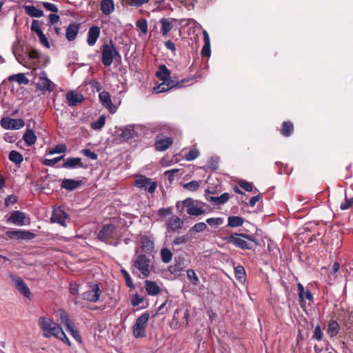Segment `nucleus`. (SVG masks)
<instances>
[{
    "label": "nucleus",
    "mask_w": 353,
    "mask_h": 353,
    "mask_svg": "<svg viewBox=\"0 0 353 353\" xmlns=\"http://www.w3.org/2000/svg\"><path fill=\"white\" fill-rule=\"evenodd\" d=\"M114 59L121 61V56L114 46L112 41L110 40L109 43H104L102 46L101 62L105 67H109L112 65Z\"/></svg>",
    "instance_id": "f257e3e1"
},
{
    "label": "nucleus",
    "mask_w": 353,
    "mask_h": 353,
    "mask_svg": "<svg viewBox=\"0 0 353 353\" xmlns=\"http://www.w3.org/2000/svg\"><path fill=\"white\" fill-rule=\"evenodd\" d=\"M38 324L43 332V336L46 338H50L51 336L56 338L59 331L62 329L61 327L52 319L44 316L39 318Z\"/></svg>",
    "instance_id": "f03ea898"
},
{
    "label": "nucleus",
    "mask_w": 353,
    "mask_h": 353,
    "mask_svg": "<svg viewBox=\"0 0 353 353\" xmlns=\"http://www.w3.org/2000/svg\"><path fill=\"white\" fill-rule=\"evenodd\" d=\"M183 207L187 208V213L192 216H199L205 212V203L194 200L192 198H187L181 202Z\"/></svg>",
    "instance_id": "7ed1b4c3"
},
{
    "label": "nucleus",
    "mask_w": 353,
    "mask_h": 353,
    "mask_svg": "<svg viewBox=\"0 0 353 353\" xmlns=\"http://www.w3.org/2000/svg\"><path fill=\"white\" fill-rule=\"evenodd\" d=\"M149 318V314L145 312L137 319L132 326V333L135 338H143L145 336V328Z\"/></svg>",
    "instance_id": "20e7f679"
},
{
    "label": "nucleus",
    "mask_w": 353,
    "mask_h": 353,
    "mask_svg": "<svg viewBox=\"0 0 353 353\" xmlns=\"http://www.w3.org/2000/svg\"><path fill=\"white\" fill-rule=\"evenodd\" d=\"M101 290L97 283H89L86 291L81 294V298L85 301L96 303L99 300Z\"/></svg>",
    "instance_id": "39448f33"
},
{
    "label": "nucleus",
    "mask_w": 353,
    "mask_h": 353,
    "mask_svg": "<svg viewBox=\"0 0 353 353\" xmlns=\"http://www.w3.org/2000/svg\"><path fill=\"white\" fill-rule=\"evenodd\" d=\"M134 266L145 277L150 274L152 270L150 260L144 254H140L136 258Z\"/></svg>",
    "instance_id": "423d86ee"
},
{
    "label": "nucleus",
    "mask_w": 353,
    "mask_h": 353,
    "mask_svg": "<svg viewBox=\"0 0 353 353\" xmlns=\"http://www.w3.org/2000/svg\"><path fill=\"white\" fill-rule=\"evenodd\" d=\"M134 185L138 188L148 190V192L152 194L157 189V183L152 181L150 178L144 175H137L135 178Z\"/></svg>",
    "instance_id": "0eeeda50"
},
{
    "label": "nucleus",
    "mask_w": 353,
    "mask_h": 353,
    "mask_svg": "<svg viewBox=\"0 0 353 353\" xmlns=\"http://www.w3.org/2000/svg\"><path fill=\"white\" fill-rule=\"evenodd\" d=\"M243 233H233L225 237L224 239L229 243L232 244L236 248L241 250H250L252 246L243 238Z\"/></svg>",
    "instance_id": "6e6552de"
},
{
    "label": "nucleus",
    "mask_w": 353,
    "mask_h": 353,
    "mask_svg": "<svg viewBox=\"0 0 353 353\" xmlns=\"http://www.w3.org/2000/svg\"><path fill=\"white\" fill-rule=\"evenodd\" d=\"M116 226L112 223L105 224L99 230L97 239L103 242H109L114 238Z\"/></svg>",
    "instance_id": "1a4fd4ad"
},
{
    "label": "nucleus",
    "mask_w": 353,
    "mask_h": 353,
    "mask_svg": "<svg viewBox=\"0 0 353 353\" xmlns=\"http://www.w3.org/2000/svg\"><path fill=\"white\" fill-rule=\"evenodd\" d=\"M1 125L6 130H19L24 126V121L21 119L3 117L0 121Z\"/></svg>",
    "instance_id": "9d476101"
},
{
    "label": "nucleus",
    "mask_w": 353,
    "mask_h": 353,
    "mask_svg": "<svg viewBox=\"0 0 353 353\" xmlns=\"http://www.w3.org/2000/svg\"><path fill=\"white\" fill-rule=\"evenodd\" d=\"M69 219L68 214L63 210L62 208L58 207L54 208L50 221L52 223H57L63 227L67 226L66 219Z\"/></svg>",
    "instance_id": "9b49d317"
},
{
    "label": "nucleus",
    "mask_w": 353,
    "mask_h": 353,
    "mask_svg": "<svg viewBox=\"0 0 353 353\" xmlns=\"http://www.w3.org/2000/svg\"><path fill=\"white\" fill-rule=\"evenodd\" d=\"M6 236L10 239H26L30 240L35 237V234L22 230H8L6 232Z\"/></svg>",
    "instance_id": "f8f14e48"
},
{
    "label": "nucleus",
    "mask_w": 353,
    "mask_h": 353,
    "mask_svg": "<svg viewBox=\"0 0 353 353\" xmlns=\"http://www.w3.org/2000/svg\"><path fill=\"white\" fill-rule=\"evenodd\" d=\"M39 88L41 90L53 91L55 88V84L51 81L47 76L45 71H41L39 75Z\"/></svg>",
    "instance_id": "ddd939ff"
},
{
    "label": "nucleus",
    "mask_w": 353,
    "mask_h": 353,
    "mask_svg": "<svg viewBox=\"0 0 353 353\" xmlns=\"http://www.w3.org/2000/svg\"><path fill=\"white\" fill-rule=\"evenodd\" d=\"M99 100L105 108L108 110V111L113 114L116 112L117 108L112 103L111 97L108 92L103 91L99 94Z\"/></svg>",
    "instance_id": "4468645a"
},
{
    "label": "nucleus",
    "mask_w": 353,
    "mask_h": 353,
    "mask_svg": "<svg viewBox=\"0 0 353 353\" xmlns=\"http://www.w3.org/2000/svg\"><path fill=\"white\" fill-rule=\"evenodd\" d=\"M26 214L21 211H13L8 218L7 221L15 225L22 226L25 225Z\"/></svg>",
    "instance_id": "2eb2a0df"
},
{
    "label": "nucleus",
    "mask_w": 353,
    "mask_h": 353,
    "mask_svg": "<svg viewBox=\"0 0 353 353\" xmlns=\"http://www.w3.org/2000/svg\"><path fill=\"white\" fill-rule=\"evenodd\" d=\"M65 98L69 106H76L84 100L83 94L76 92L75 91L68 92Z\"/></svg>",
    "instance_id": "dca6fc26"
},
{
    "label": "nucleus",
    "mask_w": 353,
    "mask_h": 353,
    "mask_svg": "<svg viewBox=\"0 0 353 353\" xmlns=\"http://www.w3.org/2000/svg\"><path fill=\"white\" fill-rule=\"evenodd\" d=\"M100 33V28L97 26H92L89 28L87 38V43L88 46H93L95 45L99 37Z\"/></svg>",
    "instance_id": "f3484780"
},
{
    "label": "nucleus",
    "mask_w": 353,
    "mask_h": 353,
    "mask_svg": "<svg viewBox=\"0 0 353 353\" xmlns=\"http://www.w3.org/2000/svg\"><path fill=\"white\" fill-rule=\"evenodd\" d=\"M168 230L172 232H176L183 228V221L176 216H173L168 220Z\"/></svg>",
    "instance_id": "a211bd4d"
},
{
    "label": "nucleus",
    "mask_w": 353,
    "mask_h": 353,
    "mask_svg": "<svg viewBox=\"0 0 353 353\" xmlns=\"http://www.w3.org/2000/svg\"><path fill=\"white\" fill-rule=\"evenodd\" d=\"M141 249L143 252L151 254L154 250V241L148 236H143L141 238Z\"/></svg>",
    "instance_id": "6ab92c4d"
},
{
    "label": "nucleus",
    "mask_w": 353,
    "mask_h": 353,
    "mask_svg": "<svg viewBox=\"0 0 353 353\" xmlns=\"http://www.w3.org/2000/svg\"><path fill=\"white\" fill-rule=\"evenodd\" d=\"M80 25L77 23H70L66 28L65 37L66 39L70 41H74L79 30Z\"/></svg>",
    "instance_id": "aec40b11"
},
{
    "label": "nucleus",
    "mask_w": 353,
    "mask_h": 353,
    "mask_svg": "<svg viewBox=\"0 0 353 353\" xmlns=\"http://www.w3.org/2000/svg\"><path fill=\"white\" fill-rule=\"evenodd\" d=\"M64 168L73 169L76 168H83L81 159L79 157H69L65 159L62 165Z\"/></svg>",
    "instance_id": "412c9836"
},
{
    "label": "nucleus",
    "mask_w": 353,
    "mask_h": 353,
    "mask_svg": "<svg viewBox=\"0 0 353 353\" xmlns=\"http://www.w3.org/2000/svg\"><path fill=\"white\" fill-rule=\"evenodd\" d=\"M14 282L18 291L25 297L29 298L31 293L30 289L23 280L21 277H17L14 279Z\"/></svg>",
    "instance_id": "4be33fe9"
},
{
    "label": "nucleus",
    "mask_w": 353,
    "mask_h": 353,
    "mask_svg": "<svg viewBox=\"0 0 353 353\" xmlns=\"http://www.w3.org/2000/svg\"><path fill=\"white\" fill-rule=\"evenodd\" d=\"M174 21L175 19L167 18H162L160 19L159 22L161 25V32L163 37H166L168 33L172 29L173 21Z\"/></svg>",
    "instance_id": "5701e85b"
},
{
    "label": "nucleus",
    "mask_w": 353,
    "mask_h": 353,
    "mask_svg": "<svg viewBox=\"0 0 353 353\" xmlns=\"http://www.w3.org/2000/svg\"><path fill=\"white\" fill-rule=\"evenodd\" d=\"M145 288L148 294L150 296H156L161 292L160 287L154 281H145Z\"/></svg>",
    "instance_id": "b1692460"
},
{
    "label": "nucleus",
    "mask_w": 353,
    "mask_h": 353,
    "mask_svg": "<svg viewBox=\"0 0 353 353\" xmlns=\"http://www.w3.org/2000/svg\"><path fill=\"white\" fill-rule=\"evenodd\" d=\"M173 143L171 137L158 139L155 143L156 150L158 151H164L168 149Z\"/></svg>",
    "instance_id": "393cba45"
},
{
    "label": "nucleus",
    "mask_w": 353,
    "mask_h": 353,
    "mask_svg": "<svg viewBox=\"0 0 353 353\" xmlns=\"http://www.w3.org/2000/svg\"><path fill=\"white\" fill-rule=\"evenodd\" d=\"M100 6L101 12L105 15L110 14L114 10V3L112 0H102Z\"/></svg>",
    "instance_id": "a878e982"
},
{
    "label": "nucleus",
    "mask_w": 353,
    "mask_h": 353,
    "mask_svg": "<svg viewBox=\"0 0 353 353\" xmlns=\"http://www.w3.org/2000/svg\"><path fill=\"white\" fill-rule=\"evenodd\" d=\"M156 76L162 81H168L170 80V71L165 65H161L159 70L156 72Z\"/></svg>",
    "instance_id": "bb28decb"
},
{
    "label": "nucleus",
    "mask_w": 353,
    "mask_h": 353,
    "mask_svg": "<svg viewBox=\"0 0 353 353\" xmlns=\"http://www.w3.org/2000/svg\"><path fill=\"white\" fill-rule=\"evenodd\" d=\"M204 45L201 50V55L203 57H210V41L208 33L206 30L203 31Z\"/></svg>",
    "instance_id": "cd10ccee"
},
{
    "label": "nucleus",
    "mask_w": 353,
    "mask_h": 353,
    "mask_svg": "<svg viewBox=\"0 0 353 353\" xmlns=\"http://www.w3.org/2000/svg\"><path fill=\"white\" fill-rule=\"evenodd\" d=\"M58 319L60 323L65 325L66 328L69 327L72 325V323L68 314V313L63 309H59L57 310Z\"/></svg>",
    "instance_id": "c85d7f7f"
},
{
    "label": "nucleus",
    "mask_w": 353,
    "mask_h": 353,
    "mask_svg": "<svg viewBox=\"0 0 353 353\" xmlns=\"http://www.w3.org/2000/svg\"><path fill=\"white\" fill-rule=\"evenodd\" d=\"M340 326L336 321L332 320L329 322L327 325V334L331 337L336 336L339 332Z\"/></svg>",
    "instance_id": "c756f323"
},
{
    "label": "nucleus",
    "mask_w": 353,
    "mask_h": 353,
    "mask_svg": "<svg viewBox=\"0 0 353 353\" xmlns=\"http://www.w3.org/2000/svg\"><path fill=\"white\" fill-rule=\"evenodd\" d=\"M23 139L28 146L32 145L37 141V136L32 130L28 129L23 134Z\"/></svg>",
    "instance_id": "7c9ffc66"
},
{
    "label": "nucleus",
    "mask_w": 353,
    "mask_h": 353,
    "mask_svg": "<svg viewBox=\"0 0 353 353\" xmlns=\"http://www.w3.org/2000/svg\"><path fill=\"white\" fill-rule=\"evenodd\" d=\"M175 86L173 81H163L157 87L154 88L156 93H162Z\"/></svg>",
    "instance_id": "2f4dec72"
},
{
    "label": "nucleus",
    "mask_w": 353,
    "mask_h": 353,
    "mask_svg": "<svg viewBox=\"0 0 353 353\" xmlns=\"http://www.w3.org/2000/svg\"><path fill=\"white\" fill-rule=\"evenodd\" d=\"M81 184V181L74 179H65L63 180L61 187L68 190H73L77 188Z\"/></svg>",
    "instance_id": "473e14b6"
},
{
    "label": "nucleus",
    "mask_w": 353,
    "mask_h": 353,
    "mask_svg": "<svg viewBox=\"0 0 353 353\" xmlns=\"http://www.w3.org/2000/svg\"><path fill=\"white\" fill-rule=\"evenodd\" d=\"M244 219L239 216H230L228 219V225L230 228H237L243 225Z\"/></svg>",
    "instance_id": "72a5a7b5"
},
{
    "label": "nucleus",
    "mask_w": 353,
    "mask_h": 353,
    "mask_svg": "<svg viewBox=\"0 0 353 353\" xmlns=\"http://www.w3.org/2000/svg\"><path fill=\"white\" fill-rule=\"evenodd\" d=\"M26 12L32 17H41L43 14V10L34 6H28L25 8Z\"/></svg>",
    "instance_id": "f704fd0d"
},
{
    "label": "nucleus",
    "mask_w": 353,
    "mask_h": 353,
    "mask_svg": "<svg viewBox=\"0 0 353 353\" xmlns=\"http://www.w3.org/2000/svg\"><path fill=\"white\" fill-rule=\"evenodd\" d=\"M230 199V194L227 192L223 193L219 196H210V201L218 205L225 203Z\"/></svg>",
    "instance_id": "c9c22d12"
},
{
    "label": "nucleus",
    "mask_w": 353,
    "mask_h": 353,
    "mask_svg": "<svg viewBox=\"0 0 353 353\" xmlns=\"http://www.w3.org/2000/svg\"><path fill=\"white\" fill-rule=\"evenodd\" d=\"M8 79L10 81H17L19 84L27 85L29 83L28 79L25 76L23 73H19L10 76Z\"/></svg>",
    "instance_id": "e433bc0d"
},
{
    "label": "nucleus",
    "mask_w": 353,
    "mask_h": 353,
    "mask_svg": "<svg viewBox=\"0 0 353 353\" xmlns=\"http://www.w3.org/2000/svg\"><path fill=\"white\" fill-rule=\"evenodd\" d=\"M299 296L303 301L304 299H306L309 301H312L313 296L312 294L308 291H305L304 287L302 284L299 283L297 285Z\"/></svg>",
    "instance_id": "4c0bfd02"
},
{
    "label": "nucleus",
    "mask_w": 353,
    "mask_h": 353,
    "mask_svg": "<svg viewBox=\"0 0 353 353\" xmlns=\"http://www.w3.org/2000/svg\"><path fill=\"white\" fill-rule=\"evenodd\" d=\"M8 158L10 161L17 165L21 164L23 160L22 154L16 150H12L9 154Z\"/></svg>",
    "instance_id": "58836bf2"
},
{
    "label": "nucleus",
    "mask_w": 353,
    "mask_h": 353,
    "mask_svg": "<svg viewBox=\"0 0 353 353\" xmlns=\"http://www.w3.org/2000/svg\"><path fill=\"white\" fill-rule=\"evenodd\" d=\"M160 254L162 261L165 263L170 262L173 256L172 252L168 248L161 249Z\"/></svg>",
    "instance_id": "ea45409f"
},
{
    "label": "nucleus",
    "mask_w": 353,
    "mask_h": 353,
    "mask_svg": "<svg viewBox=\"0 0 353 353\" xmlns=\"http://www.w3.org/2000/svg\"><path fill=\"white\" fill-rule=\"evenodd\" d=\"M294 129L293 124L290 121H285L283 123V128L281 130V134L284 137H289L292 134Z\"/></svg>",
    "instance_id": "a19ab883"
},
{
    "label": "nucleus",
    "mask_w": 353,
    "mask_h": 353,
    "mask_svg": "<svg viewBox=\"0 0 353 353\" xmlns=\"http://www.w3.org/2000/svg\"><path fill=\"white\" fill-rule=\"evenodd\" d=\"M186 274L188 280L193 285H198L199 283V277L196 276L195 272L192 269H188L186 271Z\"/></svg>",
    "instance_id": "79ce46f5"
},
{
    "label": "nucleus",
    "mask_w": 353,
    "mask_h": 353,
    "mask_svg": "<svg viewBox=\"0 0 353 353\" xmlns=\"http://www.w3.org/2000/svg\"><path fill=\"white\" fill-rule=\"evenodd\" d=\"M134 134L135 132L134 129L130 126L122 130L121 137L123 139V140L128 141L129 139L134 137Z\"/></svg>",
    "instance_id": "37998d69"
},
{
    "label": "nucleus",
    "mask_w": 353,
    "mask_h": 353,
    "mask_svg": "<svg viewBox=\"0 0 353 353\" xmlns=\"http://www.w3.org/2000/svg\"><path fill=\"white\" fill-rule=\"evenodd\" d=\"M234 274L237 280L242 281L245 278V271L242 265H237L234 268Z\"/></svg>",
    "instance_id": "c03bdc74"
},
{
    "label": "nucleus",
    "mask_w": 353,
    "mask_h": 353,
    "mask_svg": "<svg viewBox=\"0 0 353 353\" xmlns=\"http://www.w3.org/2000/svg\"><path fill=\"white\" fill-rule=\"evenodd\" d=\"M105 123V117L103 115H101L99 117V119L97 121L91 123V128L93 130H100L104 126Z\"/></svg>",
    "instance_id": "a18cd8bd"
},
{
    "label": "nucleus",
    "mask_w": 353,
    "mask_h": 353,
    "mask_svg": "<svg viewBox=\"0 0 353 353\" xmlns=\"http://www.w3.org/2000/svg\"><path fill=\"white\" fill-rule=\"evenodd\" d=\"M189 241V236L188 234L176 236L173 242L172 245L175 246H179L181 245H184Z\"/></svg>",
    "instance_id": "49530a36"
},
{
    "label": "nucleus",
    "mask_w": 353,
    "mask_h": 353,
    "mask_svg": "<svg viewBox=\"0 0 353 353\" xmlns=\"http://www.w3.org/2000/svg\"><path fill=\"white\" fill-rule=\"evenodd\" d=\"M223 219L222 217H216V218H208L206 219V223L212 227H217L223 223Z\"/></svg>",
    "instance_id": "de8ad7c7"
},
{
    "label": "nucleus",
    "mask_w": 353,
    "mask_h": 353,
    "mask_svg": "<svg viewBox=\"0 0 353 353\" xmlns=\"http://www.w3.org/2000/svg\"><path fill=\"white\" fill-rule=\"evenodd\" d=\"M199 150L194 148L185 154V159L187 161H193L199 156Z\"/></svg>",
    "instance_id": "09e8293b"
},
{
    "label": "nucleus",
    "mask_w": 353,
    "mask_h": 353,
    "mask_svg": "<svg viewBox=\"0 0 353 353\" xmlns=\"http://www.w3.org/2000/svg\"><path fill=\"white\" fill-rule=\"evenodd\" d=\"M137 27L144 34L148 32V22L145 19H141L136 22Z\"/></svg>",
    "instance_id": "8fccbe9b"
},
{
    "label": "nucleus",
    "mask_w": 353,
    "mask_h": 353,
    "mask_svg": "<svg viewBox=\"0 0 353 353\" xmlns=\"http://www.w3.org/2000/svg\"><path fill=\"white\" fill-rule=\"evenodd\" d=\"M121 272L125 279L126 285L130 288H134V286L132 280L131 276L129 274V273L125 269H122L121 270Z\"/></svg>",
    "instance_id": "3c124183"
},
{
    "label": "nucleus",
    "mask_w": 353,
    "mask_h": 353,
    "mask_svg": "<svg viewBox=\"0 0 353 353\" xmlns=\"http://www.w3.org/2000/svg\"><path fill=\"white\" fill-rule=\"evenodd\" d=\"M31 31L35 32L37 35L41 34L43 31L41 28L40 22L38 20H33L31 24Z\"/></svg>",
    "instance_id": "603ef678"
},
{
    "label": "nucleus",
    "mask_w": 353,
    "mask_h": 353,
    "mask_svg": "<svg viewBox=\"0 0 353 353\" xmlns=\"http://www.w3.org/2000/svg\"><path fill=\"white\" fill-rule=\"evenodd\" d=\"M67 150V147L65 144H58L54 146L50 152V154L64 153Z\"/></svg>",
    "instance_id": "864d4df0"
},
{
    "label": "nucleus",
    "mask_w": 353,
    "mask_h": 353,
    "mask_svg": "<svg viewBox=\"0 0 353 353\" xmlns=\"http://www.w3.org/2000/svg\"><path fill=\"white\" fill-rule=\"evenodd\" d=\"M323 333L321 330V326L319 325H317L314 328L312 339L318 341H321L323 339Z\"/></svg>",
    "instance_id": "5fc2aeb1"
},
{
    "label": "nucleus",
    "mask_w": 353,
    "mask_h": 353,
    "mask_svg": "<svg viewBox=\"0 0 353 353\" xmlns=\"http://www.w3.org/2000/svg\"><path fill=\"white\" fill-rule=\"evenodd\" d=\"M67 330L77 342H81V337L79 332L76 329H74L73 324L70 325L69 327H68Z\"/></svg>",
    "instance_id": "6e6d98bb"
},
{
    "label": "nucleus",
    "mask_w": 353,
    "mask_h": 353,
    "mask_svg": "<svg viewBox=\"0 0 353 353\" xmlns=\"http://www.w3.org/2000/svg\"><path fill=\"white\" fill-rule=\"evenodd\" d=\"M184 188L190 190V191H196L199 187V183L196 181H191L190 182H188L183 185Z\"/></svg>",
    "instance_id": "4d7b16f0"
},
{
    "label": "nucleus",
    "mask_w": 353,
    "mask_h": 353,
    "mask_svg": "<svg viewBox=\"0 0 353 353\" xmlns=\"http://www.w3.org/2000/svg\"><path fill=\"white\" fill-rule=\"evenodd\" d=\"M207 228V225L204 222H199L193 225L191 230L194 232H203Z\"/></svg>",
    "instance_id": "13d9d810"
},
{
    "label": "nucleus",
    "mask_w": 353,
    "mask_h": 353,
    "mask_svg": "<svg viewBox=\"0 0 353 353\" xmlns=\"http://www.w3.org/2000/svg\"><path fill=\"white\" fill-rule=\"evenodd\" d=\"M149 0H125L128 5L130 6L139 7L148 3Z\"/></svg>",
    "instance_id": "bf43d9fd"
},
{
    "label": "nucleus",
    "mask_w": 353,
    "mask_h": 353,
    "mask_svg": "<svg viewBox=\"0 0 353 353\" xmlns=\"http://www.w3.org/2000/svg\"><path fill=\"white\" fill-rule=\"evenodd\" d=\"M239 185L247 192H251L253 190V185L252 183L248 182L246 181H240L239 182Z\"/></svg>",
    "instance_id": "052dcab7"
},
{
    "label": "nucleus",
    "mask_w": 353,
    "mask_h": 353,
    "mask_svg": "<svg viewBox=\"0 0 353 353\" xmlns=\"http://www.w3.org/2000/svg\"><path fill=\"white\" fill-rule=\"evenodd\" d=\"M56 338L65 343L68 346L71 345L70 340L68 339V338L67 337V336L65 335V332L63 331L62 329L61 330V331H59Z\"/></svg>",
    "instance_id": "680f3d73"
},
{
    "label": "nucleus",
    "mask_w": 353,
    "mask_h": 353,
    "mask_svg": "<svg viewBox=\"0 0 353 353\" xmlns=\"http://www.w3.org/2000/svg\"><path fill=\"white\" fill-rule=\"evenodd\" d=\"M56 338L65 343L68 346L71 345L70 340L68 339V338L67 337V336L65 335V332L63 331L62 329L61 330V331H59Z\"/></svg>",
    "instance_id": "e2e57ef3"
},
{
    "label": "nucleus",
    "mask_w": 353,
    "mask_h": 353,
    "mask_svg": "<svg viewBox=\"0 0 353 353\" xmlns=\"http://www.w3.org/2000/svg\"><path fill=\"white\" fill-rule=\"evenodd\" d=\"M353 204V198L347 199L345 197V200L344 202L341 203L340 205V208L342 210H347L349 208L352 206Z\"/></svg>",
    "instance_id": "0e129e2a"
},
{
    "label": "nucleus",
    "mask_w": 353,
    "mask_h": 353,
    "mask_svg": "<svg viewBox=\"0 0 353 353\" xmlns=\"http://www.w3.org/2000/svg\"><path fill=\"white\" fill-rule=\"evenodd\" d=\"M15 48V44H14V45H13V46H12V52H13V54H14V57H15L16 59L17 60V61H18L20 64H21V65H23L26 66V61H25V58H24V57H23V55L19 54H17L16 53V51H15V48Z\"/></svg>",
    "instance_id": "69168bd1"
},
{
    "label": "nucleus",
    "mask_w": 353,
    "mask_h": 353,
    "mask_svg": "<svg viewBox=\"0 0 353 353\" xmlns=\"http://www.w3.org/2000/svg\"><path fill=\"white\" fill-rule=\"evenodd\" d=\"M63 157V156H61V157H58L51 159H45L44 164L48 166H54L61 159H62Z\"/></svg>",
    "instance_id": "338daca9"
},
{
    "label": "nucleus",
    "mask_w": 353,
    "mask_h": 353,
    "mask_svg": "<svg viewBox=\"0 0 353 353\" xmlns=\"http://www.w3.org/2000/svg\"><path fill=\"white\" fill-rule=\"evenodd\" d=\"M82 153L87 157L90 158L92 160H96L97 159V154L92 152L90 149H84L82 150Z\"/></svg>",
    "instance_id": "774afa93"
}]
</instances>
